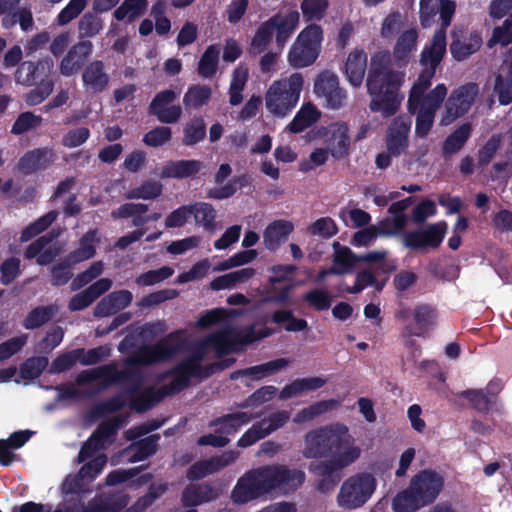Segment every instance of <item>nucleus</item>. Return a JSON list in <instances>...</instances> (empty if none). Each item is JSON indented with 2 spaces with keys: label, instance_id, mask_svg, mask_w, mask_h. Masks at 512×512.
I'll list each match as a JSON object with an SVG mask.
<instances>
[{
  "label": "nucleus",
  "instance_id": "nucleus-1",
  "mask_svg": "<svg viewBox=\"0 0 512 512\" xmlns=\"http://www.w3.org/2000/svg\"><path fill=\"white\" fill-rule=\"evenodd\" d=\"M197 326L215 327L217 332L202 340L192 355L171 372V382L164 388V394L183 389L192 377H207L211 368L204 367L201 362L209 350L219 354L228 353L236 350L239 345L248 344L269 335V332L255 334L253 328L238 329L233 324L230 314L223 309H214L206 313L198 320Z\"/></svg>",
  "mask_w": 512,
  "mask_h": 512
},
{
  "label": "nucleus",
  "instance_id": "nucleus-2",
  "mask_svg": "<svg viewBox=\"0 0 512 512\" xmlns=\"http://www.w3.org/2000/svg\"><path fill=\"white\" fill-rule=\"evenodd\" d=\"M303 456L319 458L328 453L330 459L312 462L309 470L318 476H329L355 463L362 449L343 423H333L309 431L304 437Z\"/></svg>",
  "mask_w": 512,
  "mask_h": 512
},
{
  "label": "nucleus",
  "instance_id": "nucleus-3",
  "mask_svg": "<svg viewBox=\"0 0 512 512\" xmlns=\"http://www.w3.org/2000/svg\"><path fill=\"white\" fill-rule=\"evenodd\" d=\"M305 480L302 470L285 465L264 466L246 472L234 486L231 499L246 504L272 494H287L299 488Z\"/></svg>",
  "mask_w": 512,
  "mask_h": 512
},
{
  "label": "nucleus",
  "instance_id": "nucleus-4",
  "mask_svg": "<svg viewBox=\"0 0 512 512\" xmlns=\"http://www.w3.org/2000/svg\"><path fill=\"white\" fill-rule=\"evenodd\" d=\"M183 345L182 334L173 333L154 346L139 349L126 361L124 371H119L115 365H107L83 371L77 380L79 384L96 382L99 385H107L116 380L128 379L139 366L165 361L174 356Z\"/></svg>",
  "mask_w": 512,
  "mask_h": 512
},
{
  "label": "nucleus",
  "instance_id": "nucleus-5",
  "mask_svg": "<svg viewBox=\"0 0 512 512\" xmlns=\"http://www.w3.org/2000/svg\"><path fill=\"white\" fill-rule=\"evenodd\" d=\"M375 56L367 77V90L371 96L370 109L383 117L394 115L403 100L400 88L405 81V73L376 66Z\"/></svg>",
  "mask_w": 512,
  "mask_h": 512
},
{
  "label": "nucleus",
  "instance_id": "nucleus-6",
  "mask_svg": "<svg viewBox=\"0 0 512 512\" xmlns=\"http://www.w3.org/2000/svg\"><path fill=\"white\" fill-rule=\"evenodd\" d=\"M429 73L420 81L413 84L407 106L410 113L416 114L415 134L424 138L430 132L436 111L439 109L447 96V88L444 84H438L429 93H426Z\"/></svg>",
  "mask_w": 512,
  "mask_h": 512
},
{
  "label": "nucleus",
  "instance_id": "nucleus-7",
  "mask_svg": "<svg viewBox=\"0 0 512 512\" xmlns=\"http://www.w3.org/2000/svg\"><path fill=\"white\" fill-rule=\"evenodd\" d=\"M117 426L115 420L104 422L82 447L78 461L86 463L79 471L81 480L90 483L101 473L107 462V457L101 453V450L112 442Z\"/></svg>",
  "mask_w": 512,
  "mask_h": 512
},
{
  "label": "nucleus",
  "instance_id": "nucleus-8",
  "mask_svg": "<svg viewBox=\"0 0 512 512\" xmlns=\"http://www.w3.org/2000/svg\"><path fill=\"white\" fill-rule=\"evenodd\" d=\"M303 85L304 78L300 73L272 82L265 94L267 111L278 118L287 117L299 102Z\"/></svg>",
  "mask_w": 512,
  "mask_h": 512
},
{
  "label": "nucleus",
  "instance_id": "nucleus-9",
  "mask_svg": "<svg viewBox=\"0 0 512 512\" xmlns=\"http://www.w3.org/2000/svg\"><path fill=\"white\" fill-rule=\"evenodd\" d=\"M323 42V30L316 24L308 25L297 36L292 44L287 60L295 68L312 65L318 58Z\"/></svg>",
  "mask_w": 512,
  "mask_h": 512
},
{
  "label": "nucleus",
  "instance_id": "nucleus-10",
  "mask_svg": "<svg viewBox=\"0 0 512 512\" xmlns=\"http://www.w3.org/2000/svg\"><path fill=\"white\" fill-rule=\"evenodd\" d=\"M376 478L370 473H357L348 477L337 494V504L347 510L362 507L376 490Z\"/></svg>",
  "mask_w": 512,
  "mask_h": 512
},
{
  "label": "nucleus",
  "instance_id": "nucleus-11",
  "mask_svg": "<svg viewBox=\"0 0 512 512\" xmlns=\"http://www.w3.org/2000/svg\"><path fill=\"white\" fill-rule=\"evenodd\" d=\"M479 94V87L468 83L454 89L444 103L440 116V125L447 126L465 115L475 102Z\"/></svg>",
  "mask_w": 512,
  "mask_h": 512
},
{
  "label": "nucleus",
  "instance_id": "nucleus-12",
  "mask_svg": "<svg viewBox=\"0 0 512 512\" xmlns=\"http://www.w3.org/2000/svg\"><path fill=\"white\" fill-rule=\"evenodd\" d=\"M313 133L332 157L339 159L347 155L350 146L347 124L342 122L330 123L327 126L318 127Z\"/></svg>",
  "mask_w": 512,
  "mask_h": 512
},
{
  "label": "nucleus",
  "instance_id": "nucleus-13",
  "mask_svg": "<svg viewBox=\"0 0 512 512\" xmlns=\"http://www.w3.org/2000/svg\"><path fill=\"white\" fill-rule=\"evenodd\" d=\"M314 92L330 109L341 108L347 99L346 92L339 87L337 75L328 71L317 77L314 83Z\"/></svg>",
  "mask_w": 512,
  "mask_h": 512
},
{
  "label": "nucleus",
  "instance_id": "nucleus-14",
  "mask_svg": "<svg viewBox=\"0 0 512 512\" xmlns=\"http://www.w3.org/2000/svg\"><path fill=\"white\" fill-rule=\"evenodd\" d=\"M447 229V223L439 221L405 234L403 241L412 249L436 248L443 241Z\"/></svg>",
  "mask_w": 512,
  "mask_h": 512
},
{
  "label": "nucleus",
  "instance_id": "nucleus-15",
  "mask_svg": "<svg viewBox=\"0 0 512 512\" xmlns=\"http://www.w3.org/2000/svg\"><path fill=\"white\" fill-rule=\"evenodd\" d=\"M443 478L432 470H423L415 475L410 483L411 491L417 495L420 503H432L443 487Z\"/></svg>",
  "mask_w": 512,
  "mask_h": 512
},
{
  "label": "nucleus",
  "instance_id": "nucleus-16",
  "mask_svg": "<svg viewBox=\"0 0 512 512\" xmlns=\"http://www.w3.org/2000/svg\"><path fill=\"white\" fill-rule=\"evenodd\" d=\"M445 53L446 34L445 28L443 27L434 34L430 45L427 46L421 54L423 70L416 81H420L422 77L429 73L430 76L427 80L428 86H431V80L435 74L436 66L440 63Z\"/></svg>",
  "mask_w": 512,
  "mask_h": 512
},
{
  "label": "nucleus",
  "instance_id": "nucleus-17",
  "mask_svg": "<svg viewBox=\"0 0 512 512\" xmlns=\"http://www.w3.org/2000/svg\"><path fill=\"white\" fill-rule=\"evenodd\" d=\"M289 417L288 412L280 411L272 414L268 418L262 419L260 422L255 423L241 436L238 441V445L240 447L253 445L258 440L281 428L289 420Z\"/></svg>",
  "mask_w": 512,
  "mask_h": 512
},
{
  "label": "nucleus",
  "instance_id": "nucleus-18",
  "mask_svg": "<svg viewBox=\"0 0 512 512\" xmlns=\"http://www.w3.org/2000/svg\"><path fill=\"white\" fill-rule=\"evenodd\" d=\"M178 96L173 90L159 92L150 104V112L162 123H176L182 116V108L173 104Z\"/></svg>",
  "mask_w": 512,
  "mask_h": 512
},
{
  "label": "nucleus",
  "instance_id": "nucleus-19",
  "mask_svg": "<svg viewBox=\"0 0 512 512\" xmlns=\"http://www.w3.org/2000/svg\"><path fill=\"white\" fill-rule=\"evenodd\" d=\"M411 121L407 117H397L390 124L386 132V147L388 152L398 157L406 152L409 146V132Z\"/></svg>",
  "mask_w": 512,
  "mask_h": 512
},
{
  "label": "nucleus",
  "instance_id": "nucleus-20",
  "mask_svg": "<svg viewBox=\"0 0 512 512\" xmlns=\"http://www.w3.org/2000/svg\"><path fill=\"white\" fill-rule=\"evenodd\" d=\"M294 271L295 266L293 265H278L271 268L272 275L269 278L270 288L267 291L264 302H287L293 285L288 284L280 291L277 290L276 285L281 282L290 283L292 281V274Z\"/></svg>",
  "mask_w": 512,
  "mask_h": 512
},
{
  "label": "nucleus",
  "instance_id": "nucleus-21",
  "mask_svg": "<svg viewBox=\"0 0 512 512\" xmlns=\"http://www.w3.org/2000/svg\"><path fill=\"white\" fill-rule=\"evenodd\" d=\"M455 5L449 0H421L420 18L423 26H430L431 21L439 14L442 26L446 28L451 22Z\"/></svg>",
  "mask_w": 512,
  "mask_h": 512
},
{
  "label": "nucleus",
  "instance_id": "nucleus-22",
  "mask_svg": "<svg viewBox=\"0 0 512 512\" xmlns=\"http://www.w3.org/2000/svg\"><path fill=\"white\" fill-rule=\"evenodd\" d=\"M238 458L235 451H226L222 455L213 457L209 460L199 461L188 470L187 477L190 480L201 479L207 475L216 473L223 468L234 463Z\"/></svg>",
  "mask_w": 512,
  "mask_h": 512
},
{
  "label": "nucleus",
  "instance_id": "nucleus-23",
  "mask_svg": "<svg viewBox=\"0 0 512 512\" xmlns=\"http://www.w3.org/2000/svg\"><path fill=\"white\" fill-rule=\"evenodd\" d=\"M294 231V224L285 219L270 222L263 232V244L270 251L277 250Z\"/></svg>",
  "mask_w": 512,
  "mask_h": 512
},
{
  "label": "nucleus",
  "instance_id": "nucleus-24",
  "mask_svg": "<svg viewBox=\"0 0 512 512\" xmlns=\"http://www.w3.org/2000/svg\"><path fill=\"white\" fill-rule=\"evenodd\" d=\"M54 63L51 59H45L35 65L32 62H24L18 68L15 78L23 85H32L37 80L45 81L44 78L52 72Z\"/></svg>",
  "mask_w": 512,
  "mask_h": 512
},
{
  "label": "nucleus",
  "instance_id": "nucleus-25",
  "mask_svg": "<svg viewBox=\"0 0 512 512\" xmlns=\"http://www.w3.org/2000/svg\"><path fill=\"white\" fill-rule=\"evenodd\" d=\"M93 45L90 41H81L74 45L62 59L60 72L64 76H71L76 73L82 63L92 53Z\"/></svg>",
  "mask_w": 512,
  "mask_h": 512
},
{
  "label": "nucleus",
  "instance_id": "nucleus-26",
  "mask_svg": "<svg viewBox=\"0 0 512 512\" xmlns=\"http://www.w3.org/2000/svg\"><path fill=\"white\" fill-rule=\"evenodd\" d=\"M61 251L62 248L58 243L46 237H41L27 247L25 257L27 259L36 258V262L39 265H46L58 256Z\"/></svg>",
  "mask_w": 512,
  "mask_h": 512
},
{
  "label": "nucleus",
  "instance_id": "nucleus-27",
  "mask_svg": "<svg viewBox=\"0 0 512 512\" xmlns=\"http://www.w3.org/2000/svg\"><path fill=\"white\" fill-rule=\"evenodd\" d=\"M61 251L62 248L58 243L46 237H41L27 247L25 257L27 259L36 258V262L39 265H46L58 256Z\"/></svg>",
  "mask_w": 512,
  "mask_h": 512
},
{
  "label": "nucleus",
  "instance_id": "nucleus-28",
  "mask_svg": "<svg viewBox=\"0 0 512 512\" xmlns=\"http://www.w3.org/2000/svg\"><path fill=\"white\" fill-rule=\"evenodd\" d=\"M204 168L200 160H176L166 162L159 172L161 178H188L198 174Z\"/></svg>",
  "mask_w": 512,
  "mask_h": 512
},
{
  "label": "nucleus",
  "instance_id": "nucleus-29",
  "mask_svg": "<svg viewBox=\"0 0 512 512\" xmlns=\"http://www.w3.org/2000/svg\"><path fill=\"white\" fill-rule=\"evenodd\" d=\"M367 69V54L364 50H352L345 62V76L347 81L354 87H359Z\"/></svg>",
  "mask_w": 512,
  "mask_h": 512
},
{
  "label": "nucleus",
  "instance_id": "nucleus-30",
  "mask_svg": "<svg viewBox=\"0 0 512 512\" xmlns=\"http://www.w3.org/2000/svg\"><path fill=\"white\" fill-rule=\"evenodd\" d=\"M56 159L51 148H39L27 152L19 162V168L24 173H31L49 167Z\"/></svg>",
  "mask_w": 512,
  "mask_h": 512
},
{
  "label": "nucleus",
  "instance_id": "nucleus-31",
  "mask_svg": "<svg viewBox=\"0 0 512 512\" xmlns=\"http://www.w3.org/2000/svg\"><path fill=\"white\" fill-rule=\"evenodd\" d=\"M82 81L88 91L99 93L106 89L109 83V77L104 70L101 61L91 62L82 75Z\"/></svg>",
  "mask_w": 512,
  "mask_h": 512
},
{
  "label": "nucleus",
  "instance_id": "nucleus-32",
  "mask_svg": "<svg viewBox=\"0 0 512 512\" xmlns=\"http://www.w3.org/2000/svg\"><path fill=\"white\" fill-rule=\"evenodd\" d=\"M100 237L96 230L89 231L79 241V246L67 258L68 265H74L95 256Z\"/></svg>",
  "mask_w": 512,
  "mask_h": 512
},
{
  "label": "nucleus",
  "instance_id": "nucleus-33",
  "mask_svg": "<svg viewBox=\"0 0 512 512\" xmlns=\"http://www.w3.org/2000/svg\"><path fill=\"white\" fill-rule=\"evenodd\" d=\"M218 495V490L209 485H189L183 491L182 504L193 509L192 507L216 499Z\"/></svg>",
  "mask_w": 512,
  "mask_h": 512
},
{
  "label": "nucleus",
  "instance_id": "nucleus-34",
  "mask_svg": "<svg viewBox=\"0 0 512 512\" xmlns=\"http://www.w3.org/2000/svg\"><path fill=\"white\" fill-rule=\"evenodd\" d=\"M132 301V294L127 290H120L103 298L95 309L97 316H107L126 308Z\"/></svg>",
  "mask_w": 512,
  "mask_h": 512
},
{
  "label": "nucleus",
  "instance_id": "nucleus-35",
  "mask_svg": "<svg viewBox=\"0 0 512 512\" xmlns=\"http://www.w3.org/2000/svg\"><path fill=\"white\" fill-rule=\"evenodd\" d=\"M232 173V168L229 164H221L214 175V181L217 186L211 188L207 192V196L212 199H225L232 196L236 192L235 184L228 182L221 185Z\"/></svg>",
  "mask_w": 512,
  "mask_h": 512
},
{
  "label": "nucleus",
  "instance_id": "nucleus-36",
  "mask_svg": "<svg viewBox=\"0 0 512 512\" xmlns=\"http://www.w3.org/2000/svg\"><path fill=\"white\" fill-rule=\"evenodd\" d=\"M299 17L297 11H291L285 15H278L269 20L273 25L274 31H277L276 40L279 44L283 45L296 30L299 24Z\"/></svg>",
  "mask_w": 512,
  "mask_h": 512
},
{
  "label": "nucleus",
  "instance_id": "nucleus-37",
  "mask_svg": "<svg viewBox=\"0 0 512 512\" xmlns=\"http://www.w3.org/2000/svg\"><path fill=\"white\" fill-rule=\"evenodd\" d=\"M320 111L311 103H305L286 126L291 133H299L311 126L320 118Z\"/></svg>",
  "mask_w": 512,
  "mask_h": 512
},
{
  "label": "nucleus",
  "instance_id": "nucleus-38",
  "mask_svg": "<svg viewBox=\"0 0 512 512\" xmlns=\"http://www.w3.org/2000/svg\"><path fill=\"white\" fill-rule=\"evenodd\" d=\"M158 398H155L153 396L152 391H146L144 392L141 397H138L135 391L129 392L128 394H125L124 396H120L113 400L112 402L108 403V409L109 410H117L120 407H122L126 402H130L132 408H134L137 411H143L148 409L153 402L157 401Z\"/></svg>",
  "mask_w": 512,
  "mask_h": 512
},
{
  "label": "nucleus",
  "instance_id": "nucleus-39",
  "mask_svg": "<svg viewBox=\"0 0 512 512\" xmlns=\"http://www.w3.org/2000/svg\"><path fill=\"white\" fill-rule=\"evenodd\" d=\"M147 7L148 0H123L113 12V17L117 21L127 19L131 23L144 15Z\"/></svg>",
  "mask_w": 512,
  "mask_h": 512
},
{
  "label": "nucleus",
  "instance_id": "nucleus-40",
  "mask_svg": "<svg viewBox=\"0 0 512 512\" xmlns=\"http://www.w3.org/2000/svg\"><path fill=\"white\" fill-rule=\"evenodd\" d=\"M325 384V380L320 377L297 379L289 385H286L280 392V399H289L312 390H316Z\"/></svg>",
  "mask_w": 512,
  "mask_h": 512
},
{
  "label": "nucleus",
  "instance_id": "nucleus-41",
  "mask_svg": "<svg viewBox=\"0 0 512 512\" xmlns=\"http://www.w3.org/2000/svg\"><path fill=\"white\" fill-rule=\"evenodd\" d=\"M417 32L415 29H408L399 36L395 48L394 58L399 63H406L410 55L416 50Z\"/></svg>",
  "mask_w": 512,
  "mask_h": 512
},
{
  "label": "nucleus",
  "instance_id": "nucleus-42",
  "mask_svg": "<svg viewBox=\"0 0 512 512\" xmlns=\"http://www.w3.org/2000/svg\"><path fill=\"white\" fill-rule=\"evenodd\" d=\"M482 39L478 33H471L468 38L455 40L450 46V51L453 57L458 60H464L471 54L475 53L481 46Z\"/></svg>",
  "mask_w": 512,
  "mask_h": 512
},
{
  "label": "nucleus",
  "instance_id": "nucleus-43",
  "mask_svg": "<svg viewBox=\"0 0 512 512\" xmlns=\"http://www.w3.org/2000/svg\"><path fill=\"white\" fill-rule=\"evenodd\" d=\"M248 68L239 65L232 73V79L229 87V103L233 106L240 104L243 100L242 91L248 80Z\"/></svg>",
  "mask_w": 512,
  "mask_h": 512
},
{
  "label": "nucleus",
  "instance_id": "nucleus-44",
  "mask_svg": "<svg viewBox=\"0 0 512 512\" xmlns=\"http://www.w3.org/2000/svg\"><path fill=\"white\" fill-rule=\"evenodd\" d=\"M191 216H193L196 225L206 230L213 229L215 226L216 210L209 203L196 202L191 204Z\"/></svg>",
  "mask_w": 512,
  "mask_h": 512
},
{
  "label": "nucleus",
  "instance_id": "nucleus-45",
  "mask_svg": "<svg viewBox=\"0 0 512 512\" xmlns=\"http://www.w3.org/2000/svg\"><path fill=\"white\" fill-rule=\"evenodd\" d=\"M334 249L335 252L331 272L337 275L349 272L354 266L355 262L358 261V258H356L351 250L347 247L334 244Z\"/></svg>",
  "mask_w": 512,
  "mask_h": 512
},
{
  "label": "nucleus",
  "instance_id": "nucleus-46",
  "mask_svg": "<svg viewBox=\"0 0 512 512\" xmlns=\"http://www.w3.org/2000/svg\"><path fill=\"white\" fill-rule=\"evenodd\" d=\"M338 402L336 400H323L317 403L312 404L309 407H306L300 410L293 418V422L297 424H302L305 422H309L314 418L320 416L321 414L330 411L337 407Z\"/></svg>",
  "mask_w": 512,
  "mask_h": 512
},
{
  "label": "nucleus",
  "instance_id": "nucleus-47",
  "mask_svg": "<svg viewBox=\"0 0 512 512\" xmlns=\"http://www.w3.org/2000/svg\"><path fill=\"white\" fill-rule=\"evenodd\" d=\"M289 365L285 358L276 359L264 364L250 367L242 372L243 375L251 376L254 379H262L284 370Z\"/></svg>",
  "mask_w": 512,
  "mask_h": 512
},
{
  "label": "nucleus",
  "instance_id": "nucleus-48",
  "mask_svg": "<svg viewBox=\"0 0 512 512\" xmlns=\"http://www.w3.org/2000/svg\"><path fill=\"white\" fill-rule=\"evenodd\" d=\"M158 439V436L151 435L131 445L126 450V453L129 455V459L132 462H136L152 455L156 451Z\"/></svg>",
  "mask_w": 512,
  "mask_h": 512
},
{
  "label": "nucleus",
  "instance_id": "nucleus-49",
  "mask_svg": "<svg viewBox=\"0 0 512 512\" xmlns=\"http://www.w3.org/2000/svg\"><path fill=\"white\" fill-rule=\"evenodd\" d=\"M212 90L207 85H193L184 95L183 103L187 108H200L208 103Z\"/></svg>",
  "mask_w": 512,
  "mask_h": 512
},
{
  "label": "nucleus",
  "instance_id": "nucleus-50",
  "mask_svg": "<svg viewBox=\"0 0 512 512\" xmlns=\"http://www.w3.org/2000/svg\"><path fill=\"white\" fill-rule=\"evenodd\" d=\"M388 254L387 250L370 251L358 257V261L376 264L378 270L390 273L396 269V262L390 259Z\"/></svg>",
  "mask_w": 512,
  "mask_h": 512
},
{
  "label": "nucleus",
  "instance_id": "nucleus-51",
  "mask_svg": "<svg viewBox=\"0 0 512 512\" xmlns=\"http://www.w3.org/2000/svg\"><path fill=\"white\" fill-rule=\"evenodd\" d=\"M389 233L386 230V222H383L379 227L370 226L356 232L351 240V244L367 247L373 244L379 235H388Z\"/></svg>",
  "mask_w": 512,
  "mask_h": 512
},
{
  "label": "nucleus",
  "instance_id": "nucleus-52",
  "mask_svg": "<svg viewBox=\"0 0 512 512\" xmlns=\"http://www.w3.org/2000/svg\"><path fill=\"white\" fill-rule=\"evenodd\" d=\"M393 510L395 512H415L425 506L417 499V495L411 491V487L400 492L393 500Z\"/></svg>",
  "mask_w": 512,
  "mask_h": 512
},
{
  "label": "nucleus",
  "instance_id": "nucleus-53",
  "mask_svg": "<svg viewBox=\"0 0 512 512\" xmlns=\"http://www.w3.org/2000/svg\"><path fill=\"white\" fill-rule=\"evenodd\" d=\"M218 58L219 49L213 45L209 46L200 59L198 73L204 78L212 77L217 70Z\"/></svg>",
  "mask_w": 512,
  "mask_h": 512
},
{
  "label": "nucleus",
  "instance_id": "nucleus-54",
  "mask_svg": "<svg viewBox=\"0 0 512 512\" xmlns=\"http://www.w3.org/2000/svg\"><path fill=\"white\" fill-rule=\"evenodd\" d=\"M470 124L459 126L445 141L443 150L447 154L459 151L470 136Z\"/></svg>",
  "mask_w": 512,
  "mask_h": 512
},
{
  "label": "nucleus",
  "instance_id": "nucleus-55",
  "mask_svg": "<svg viewBox=\"0 0 512 512\" xmlns=\"http://www.w3.org/2000/svg\"><path fill=\"white\" fill-rule=\"evenodd\" d=\"M251 421V416L246 412H237L224 416L220 421L219 432L232 435L238 431L243 425Z\"/></svg>",
  "mask_w": 512,
  "mask_h": 512
},
{
  "label": "nucleus",
  "instance_id": "nucleus-56",
  "mask_svg": "<svg viewBox=\"0 0 512 512\" xmlns=\"http://www.w3.org/2000/svg\"><path fill=\"white\" fill-rule=\"evenodd\" d=\"M206 135V125L202 118H194L184 128L183 144L194 145L203 140Z\"/></svg>",
  "mask_w": 512,
  "mask_h": 512
},
{
  "label": "nucleus",
  "instance_id": "nucleus-57",
  "mask_svg": "<svg viewBox=\"0 0 512 512\" xmlns=\"http://www.w3.org/2000/svg\"><path fill=\"white\" fill-rule=\"evenodd\" d=\"M41 124V116L35 115L32 112H24L20 114L14 122L11 128V132L15 135H20L39 128Z\"/></svg>",
  "mask_w": 512,
  "mask_h": 512
},
{
  "label": "nucleus",
  "instance_id": "nucleus-58",
  "mask_svg": "<svg viewBox=\"0 0 512 512\" xmlns=\"http://www.w3.org/2000/svg\"><path fill=\"white\" fill-rule=\"evenodd\" d=\"M78 29L81 36L93 37L103 29V21L96 14L88 12L80 19Z\"/></svg>",
  "mask_w": 512,
  "mask_h": 512
},
{
  "label": "nucleus",
  "instance_id": "nucleus-59",
  "mask_svg": "<svg viewBox=\"0 0 512 512\" xmlns=\"http://www.w3.org/2000/svg\"><path fill=\"white\" fill-rule=\"evenodd\" d=\"M56 217L57 213L55 211H50L46 215L40 217L24 229L21 235V241L26 242L40 234L55 221Z\"/></svg>",
  "mask_w": 512,
  "mask_h": 512
},
{
  "label": "nucleus",
  "instance_id": "nucleus-60",
  "mask_svg": "<svg viewBox=\"0 0 512 512\" xmlns=\"http://www.w3.org/2000/svg\"><path fill=\"white\" fill-rule=\"evenodd\" d=\"M162 193V184L158 181H147L141 186L134 188L128 192L127 197L130 199H154Z\"/></svg>",
  "mask_w": 512,
  "mask_h": 512
},
{
  "label": "nucleus",
  "instance_id": "nucleus-61",
  "mask_svg": "<svg viewBox=\"0 0 512 512\" xmlns=\"http://www.w3.org/2000/svg\"><path fill=\"white\" fill-rule=\"evenodd\" d=\"M274 29L272 23L267 21L261 25L256 31L255 36L251 42V48L254 53H261L266 49L269 43L272 41L274 35Z\"/></svg>",
  "mask_w": 512,
  "mask_h": 512
},
{
  "label": "nucleus",
  "instance_id": "nucleus-62",
  "mask_svg": "<svg viewBox=\"0 0 512 512\" xmlns=\"http://www.w3.org/2000/svg\"><path fill=\"white\" fill-rule=\"evenodd\" d=\"M56 312V307H37L32 310L24 321V326L27 329L37 328L46 323Z\"/></svg>",
  "mask_w": 512,
  "mask_h": 512
},
{
  "label": "nucleus",
  "instance_id": "nucleus-63",
  "mask_svg": "<svg viewBox=\"0 0 512 512\" xmlns=\"http://www.w3.org/2000/svg\"><path fill=\"white\" fill-rule=\"evenodd\" d=\"M327 8V0H303L301 3L302 14L308 21L323 18Z\"/></svg>",
  "mask_w": 512,
  "mask_h": 512
},
{
  "label": "nucleus",
  "instance_id": "nucleus-64",
  "mask_svg": "<svg viewBox=\"0 0 512 512\" xmlns=\"http://www.w3.org/2000/svg\"><path fill=\"white\" fill-rule=\"evenodd\" d=\"M512 43V18H507L502 25L494 28L488 46L492 47L496 44L507 46Z\"/></svg>",
  "mask_w": 512,
  "mask_h": 512
}]
</instances>
